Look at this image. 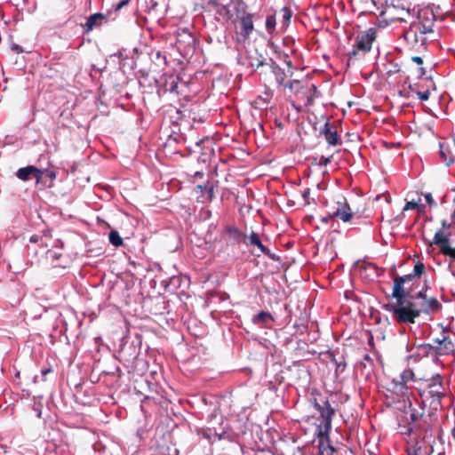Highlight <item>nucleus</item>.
Listing matches in <instances>:
<instances>
[{
    "label": "nucleus",
    "instance_id": "c03bdc74",
    "mask_svg": "<svg viewBox=\"0 0 455 455\" xmlns=\"http://www.w3.org/2000/svg\"><path fill=\"white\" fill-rule=\"evenodd\" d=\"M44 174H45L46 177L51 179L52 180L56 178V172L54 171H43Z\"/></svg>",
    "mask_w": 455,
    "mask_h": 455
},
{
    "label": "nucleus",
    "instance_id": "58836bf2",
    "mask_svg": "<svg viewBox=\"0 0 455 455\" xmlns=\"http://www.w3.org/2000/svg\"><path fill=\"white\" fill-rule=\"evenodd\" d=\"M178 138H180V135H176L175 137L171 134L167 140V141L164 144V147H171L173 143L178 142Z\"/></svg>",
    "mask_w": 455,
    "mask_h": 455
},
{
    "label": "nucleus",
    "instance_id": "6ab92c4d",
    "mask_svg": "<svg viewBox=\"0 0 455 455\" xmlns=\"http://www.w3.org/2000/svg\"><path fill=\"white\" fill-rule=\"evenodd\" d=\"M370 263L366 259H359L353 265L352 274L355 277H359L365 282L370 280L368 267Z\"/></svg>",
    "mask_w": 455,
    "mask_h": 455
},
{
    "label": "nucleus",
    "instance_id": "b1692460",
    "mask_svg": "<svg viewBox=\"0 0 455 455\" xmlns=\"http://www.w3.org/2000/svg\"><path fill=\"white\" fill-rule=\"evenodd\" d=\"M198 434L211 443H213L216 440H221L223 437V434H219L215 429L210 427L200 429Z\"/></svg>",
    "mask_w": 455,
    "mask_h": 455
},
{
    "label": "nucleus",
    "instance_id": "680f3d73",
    "mask_svg": "<svg viewBox=\"0 0 455 455\" xmlns=\"http://www.w3.org/2000/svg\"><path fill=\"white\" fill-rule=\"evenodd\" d=\"M376 356H377L378 360L379 361V363H381V359H380V357H379V355L376 354Z\"/></svg>",
    "mask_w": 455,
    "mask_h": 455
},
{
    "label": "nucleus",
    "instance_id": "37998d69",
    "mask_svg": "<svg viewBox=\"0 0 455 455\" xmlns=\"http://www.w3.org/2000/svg\"><path fill=\"white\" fill-rule=\"evenodd\" d=\"M309 195H310V188H305L302 192V197L306 204H309V202H308Z\"/></svg>",
    "mask_w": 455,
    "mask_h": 455
},
{
    "label": "nucleus",
    "instance_id": "a211bd4d",
    "mask_svg": "<svg viewBox=\"0 0 455 455\" xmlns=\"http://www.w3.org/2000/svg\"><path fill=\"white\" fill-rule=\"evenodd\" d=\"M245 244L247 246H255L257 247L259 251L266 255V256H268L269 258L271 259H274V256L272 255L270 250L265 246L261 240L259 239V236L257 233L255 232H251L246 238L245 240Z\"/></svg>",
    "mask_w": 455,
    "mask_h": 455
},
{
    "label": "nucleus",
    "instance_id": "473e14b6",
    "mask_svg": "<svg viewBox=\"0 0 455 455\" xmlns=\"http://www.w3.org/2000/svg\"><path fill=\"white\" fill-rule=\"evenodd\" d=\"M411 16L410 11L402 9L400 14L396 17H394V20H397L400 21H407L408 18Z\"/></svg>",
    "mask_w": 455,
    "mask_h": 455
},
{
    "label": "nucleus",
    "instance_id": "423d86ee",
    "mask_svg": "<svg viewBox=\"0 0 455 455\" xmlns=\"http://www.w3.org/2000/svg\"><path fill=\"white\" fill-rule=\"evenodd\" d=\"M370 51V30L359 34L355 40L354 49L349 52V59L359 54L365 55Z\"/></svg>",
    "mask_w": 455,
    "mask_h": 455
},
{
    "label": "nucleus",
    "instance_id": "a878e982",
    "mask_svg": "<svg viewBox=\"0 0 455 455\" xmlns=\"http://www.w3.org/2000/svg\"><path fill=\"white\" fill-rule=\"evenodd\" d=\"M281 12L283 13V16H282V20L280 21V23H281L282 28H286L291 22V20L292 17V12L287 6L283 7Z\"/></svg>",
    "mask_w": 455,
    "mask_h": 455
},
{
    "label": "nucleus",
    "instance_id": "f03ea898",
    "mask_svg": "<svg viewBox=\"0 0 455 455\" xmlns=\"http://www.w3.org/2000/svg\"><path fill=\"white\" fill-rule=\"evenodd\" d=\"M285 87L295 95L297 100L300 101L304 107L314 104L315 99L318 97V91L315 84L310 83H302L299 80L288 82Z\"/></svg>",
    "mask_w": 455,
    "mask_h": 455
},
{
    "label": "nucleus",
    "instance_id": "5fc2aeb1",
    "mask_svg": "<svg viewBox=\"0 0 455 455\" xmlns=\"http://www.w3.org/2000/svg\"><path fill=\"white\" fill-rule=\"evenodd\" d=\"M194 176H195L196 178H203V176H204V172H195V174H194Z\"/></svg>",
    "mask_w": 455,
    "mask_h": 455
},
{
    "label": "nucleus",
    "instance_id": "4468645a",
    "mask_svg": "<svg viewBox=\"0 0 455 455\" xmlns=\"http://www.w3.org/2000/svg\"><path fill=\"white\" fill-rule=\"evenodd\" d=\"M108 22V17L103 13L97 12L90 15L84 24L82 25L84 34H88L94 28L101 27Z\"/></svg>",
    "mask_w": 455,
    "mask_h": 455
},
{
    "label": "nucleus",
    "instance_id": "6e6552de",
    "mask_svg": "<svg viewBox=\"0 0 455 455\" xmlns=\"http://www.w3.org/2000/svg\"><path fill=\"white\" fill-rule=\"evenodd\" d=\"M256 68L260 67L267 66L271 73L275 76V83L279 86H284L287 84L285 80L287 78L286 72L283 68H280L275 61L271 60V63H266L264 60H258L256 64H252Z\"/></svg>",
    "mask_w": 455,
    "mask_h": 455
},
{
    "label": "nucleus",
    "instance_id": "39448f33",
    "mask_svg": "<svg viewBox=\"0 0 455 455\" xmlns=\"http://www.w3.org/2000/svg\"><path fill=\"white\" fill-rule=\"evenodd\" d=\"M415 29L420 34L426 35L433 32L434 27V15L428 11H422L419 12L418 20L411 23Z\"/></svg>",
    "mask_w": 455,
    "mask_h": 455
},
{
    "label": "nucleus",
    "instance_id": "4c0bfd02",
    "mask_svg": "<svg viewBox=\"0 0 455 455\" xmlns=\"http://www.w3.org/2000/svg\"><path fill=\"white\" fill-rule=\"evenodd\" d=\"M154 59L156 60H163L164 64V65H167V58L164 54H163L160 51H156L155 53H154Z\"/></svg>",
    "mask_w": 455,
    "mask_h": 455
},
{
    "label": "nucleus",
    "instance_id": "f3484780",
    "mask_svg": "<svg viewBox=\"0 0 455 455\" xmlns=\"http://www.w3.org/2000/svg\"><path fill=\"white\" fill-rule=\"evenodd\" d=\"M215 187L214 182L211 180H207L204 185H197L195 189L201 191L198 201L204 204L212 202L215 196Z\"/></svg>",
    "mask_w": 455,
    "mask_h": 455
},
{
    "label": "nucleus",
    "instance_id": "dca6fc26",
    "mask_svg": "<svg viewBox=\"0 0 455 455\" xmlns=\"http://www.w3.org/2000/svg\"><path fill=\"white\" fill-rule=\"evenodd\" d=\"M223 235H227L229 241L232 242L234 244H239L242 242L245 243V240L247 238L246 234H244L243 231H241L235 225H227L223 228L222 231Z\"/></svg>",
    "mask_w": 455,
    "mask_h": 455
},
{
    "label": "nucleus",
    "instance_id": "c85d7f7f",
    "mask_svg": "<svg viewBox=\"0 0 455 455\" xmlns=\"http://www.w3.org/2000/svg\"><path fill=\"white\" fill-rule=\"evenodd\" d=\"M53 372V368L52 366L44 367L41 370V378L39 376L36 375L33 378V382L37 383L39 381H46L47 375Z\"/></svg>",
    "mask_w": 455,
    "mask_h": 455
},
{
    "label": "nucleus",
    "instance_id": "09e8293b",
    "mask_svg": "<svg viewBox=\"0 0 455 455\" xmlns=\"http://www.w3.org/2000/svg\"><path fill=\"white\" fill-rule=\"evenodd\" d=\"M40 240V236L37 235H33L30 239H29V242L30 243H38Z\"/></svg>",
    "mask_w": 455,
    "mask_h": 455
},
{
    "label": "nucleus",
    "instance_id": "1a4fd4ad",
    "mask_svg": "<svg viewBox=\"0 0 455 455\" xmlns=\"http://www.w3.org/2000/svg\"><path fill=\"white\" fill-rule=\"evenodd\" d=\"M355 216H357L358 218H361V217L367 218L368 214H366L364 212V211L362 213H359L358 211L356 212L353 213L351 212L349 206L346 203L345 204L339 203L338 207L331 212V217L338 218L344 222L349 221Z\"/></svg>",
    "mask_w": 455,
    "mask_h": 455
},
{
    "label": "nucleus",
    "instance_id": "7ed1b4c3",
    "mask_svg": "<svg viewBox=\"0 0 455 455\" xmlns=\"http://www.w3.org/2000/svg\"><path fill=\"white\" fill-rule=\"evenodd\" d=\"M176 47L184 58L191 56L196 49V38L187 28H180L176 31Z\"/></svg>",
    "mask_w": 455,
    "mask_h": 455
},
{
    "label": "nucleus",
    "instance_id": "e2e57ef3",
    "mask_svg": "<svg viewBox=\"0 0 455 455\" xmlns=\"http://www.w3.org/2000/svg\"><path fill=\"white\" fill-rule=\"evenodd\" d=\"M199 159L202 160L203 162H206V159L203 158L202 156H200Z\"/></svg>",
    "mask_w": 455,
    "mask_h": 455
},
{
    "label": "nucleus",
    "instance_id": "0eeeda50",
    "mask_svg": "<svg viewBox=\"0 0 455 455\" xmlns=\"http://www.w3.org/2000/svg\"><path fill=\"white\" fill-rule=\"evenodd\" d=\"M315 407L319 411L323 419L324 432L328 434L331 428V419L334 414V409L331 406L330 402L328 400H324L323 404H320L315 401Z\"/></svg>",
    "mask_w": 455,
    "mask_h": 455
},
{
    "label": "nucleus",
    "instance_id": "3c124183",
    "mask_svg": "<svg viewBox=\"0 0 455 455\" xmlns=\"http://www.w3.org/2000/svg\"><path fill=\"white\" fill-rule=\"evenodd\" d=\"M292 108H294L298 112H300L304 106L297 105L294 101L291 102Z\"/></svg>",
    "mask_w": 455,
    "mask_h": 455
},
{
    "label": "nucleus",
    "instance_id": "2eb2a0df",
    "mask_svg": "<svg viewBox=\"0 0 455 455\" xmlns=\"http://www.w3.org/2000/svg\"><path fill=\"white\" fill-rule=\"evenodd\" d=\"M320 133L324 136L327 143L331 146H339L342 143L340 137L338 135L337 128L330 124L329 122L324 124L320 130Z\"/></svg>",
    "mask_w": 455,
    "mask_h": 455
},
{
    "label": "nucleus",
    "instance_id": "cd10ccee",
    "mask_svg": "<svg viewBox=\"0 0 455 455\" xmlns=\"http://www.w3.org/2000/svg\"><path fill=\"white\" fill-rule=\"evenodd\" d=\"M355 371L356 374H360L362 377L368 379L370 378V371L366 369V363L363 361H360L355 363Z\"/></svg>",
    "mask_w": 455,
    "mask_h": 455
},
{
    "label": "nucleus",
    "instance_id": "9d476101",
    "mask_svg": "<svg viewBox=\"0 0 455 455\" xmlns=\"http://www.w3.org/2000/svg\"><path fill=\"white\" fill-rule=\"evenodd\" d=\"M253 17L252 13L247 12L239 19V32L237 34L243 41L249 39L254 30Z\"/></svg>",
    "mask_w": 455,
    "mask_h": 455
},
{
    "label": "nucleus",
    "instance_id": "a18cd8bd",
    "mask_svg": "<svg viewBox=\"0 0 455 455\" xmlns=\"http://www.w3.org/2000/svg\"><path fill=\"white\" fill-rule=\"evenodd\" d=\"M383 199L385 204H388V196L383 194V195H378L375 198L376 201H379Z\"/></svg>",
    "mask_w": 455,
    "mask_h": 455
},
{
    "label": "nucleus",
    "instance_id": "603ef678",
    "mask_svg": "<svg viewBox=\"0 0 455 455\" xmlns=\"http://www.w3.org/2000/svg\"><path fill=\"white\" fill-rule=\"evenodd\" d=\"M331 212H328L327 216H325V217H323V218L322 219V221H323V222L327 223L329 220H332V219H335L334 217H331Z\"/></svg>",
    "mask_w": 455,
    "mask_h": 455
},
{
    "label": "nucleus",
    "instance_id": "72a5a7b5",
    "mask_svg": "<svg viewBox=\"0 0 455 455\" xmlns=\"http://www.w3.org/2000/svg\"><path fill=\"white\" fill-rule=\"evenodd\" d=\"M209 4L215 8H218V12L220 13H221L222 11H226L227 12H229L226 5L219 4L217 0H211Z\"/></svg>",
    "mask_w": 455,
    "mask_h": 455
},
{
    "label": "nucleus",
    "instance_id": "de8ad7c7",
    "mask_svg": "<svg viewBox=\"0 0 455 455\" xmlns=\"http://www.w3.org/2000/svg\"><path fill=\"white\" fill-rule=\"evenodd\" d=\"M12 51H15L16 52H23V50L21 49V47H20V45H18V44H13L12 45Z\"/></svg>",
    "mask_w": 455,
    "mask_h": 455
},
{
    "label": "nucleus",
    "instance_id": "864d4df0",
    "mask_svg": "<svg viewBox=\"0 0 455 455\" xmlns=\"http://www.w3.org/2000/svg\"><path fill=\"white\" fill-rule=\"evenodd\" d=\"M412 60H413V61H415L418 64L422 63V59L420 57H413Z\"/></svg>",
    "mask_w": 455,
    "mask_h": 455
},
{
    "label": "nucleus",
    "instance_id": "393cba45",
    "mask_svg": "<svg viewBox=\"0 0 455 455\" xmlns=\"http://www.w3.org/2000/svg\"><path fill=\"white\" fill-rule=\"evenodd\" d=\"M265 27L269 36H272L275 33L276 18L275 13H269L267 15Z\"/></svg>",
    "mask_w": 455,
    "mask_h": 455
},
{
    "label": "nucleus",
    "instance_id": "338daca9",
    "mask_svg": "<svg viewBox=\"0 0 455 455\" xmlns=\"http://www.w3.org/2000/svg\"><path fill=\"white\" fill-rule=\"evenodd\" d=\"M367 344L370 345V336L367 339Z\"/></svg>",
    "mask_w": 455,
    "mask_h": 455
},
{
    "label": "nucleus",
    "instance_id": "4d7b16f0",
    "mask_svg": "<svg viewBox=\"0 0 455 455\" xmlns=\"http://www.w3.org/2000/svg\"><path fill=\"white\" fill-rule=\"evenodd\" d=\"M260 101H263V103L267 105L266 100H263L261 97H259V98L256 100V101H255V102H256V104H259H259H260Z\"/></svg>",
    "mask_w": 455,
    "mask_h": 455
},
{
    "label": "nucleus",
    "instance_id": "f257e3e1",
    "mask_svg": "<svg viewBox=\"0 0 455 455\" xmlns=\"http://www.w3.org/2000/svg\"><path fill=\"white\" fill-rule=\"evenodd\" d=\"M422 309L415 300L399 299L392 307L393 318L399 323H413Z\"/></svg>",
    "mask_w": 455,
    "mask_h": 455
},
{
    "label": "nucleus",
    "instance_id": "c756f323",
    "mask_svg": "<svg viewBox=\"0 0 455 455\" xmlns=\"http://www.w3.org/2000/svg\"><path fill=\"white\" fill-rule=\"evenodd\" d=\"M170 85L169 88H165V92H174L178 88V79L172 76L169 81H166L165 86Z\"/></svg>",
    "mask_w": 455,
    "mask_h": 455
},
{
    "label": "nucleus",
    "instance_id": "20e7f679",
    "mask_svg": "<svg viewBox=\"0 0 455 455\" xmlns=\"http://www.w3.org/2000/svg\"><path fill=\"white\" fill-rule=\"evenodd\" d=\"M450 236L451 233L449 231L438 230L435 234L433 242H430L428 244L429 246L433 243L438 245L442 253L455 259V247L451 248L449 245Z\"/></svg>",
    "mask_w": 455,
    "mask_h": 455
},
{
    "label": "nucleus",
    "instance_id": "49530a36",
    "mask_svg": "<svg viewBox=\"0 0 455 455\" xmlns=\"http://www.w3.org/2000/svg\"><path fill=\"white\" fill-rule=\"evenodd\" d=\"M130 0H122L120 1L117 4H116V9L119 10L121 8H123L124 6H125L128 3H129Z\"/></svg>",
    "mask_w": 455,
    "mask_h": 455
},
{
    "label": "nucleus",
    "instance_id": "f704fd0d",
    "mask_svg": "<svg viewBox=\"0 0 455 455\" xmlns=\"http://www.w3.org/2000/svg\"><path fill=\"white\" fill-rule=\"evenodd\" d=\"M175 114L177 116H176V120H177V122H176L177 124H176L177 125L182 126L184 124H187L188 121L183 119V115H182L181 111H180L179 109H176L175 110Z\"/></svg>",
    "mask_w": 455,
    "mask_h": 455
},
{
    "label": "nucleus",
    "instance_id": "79ce46f5",
    "mask_svg": "<svg viewBox=\"0 0 455 455\" xmlns=\"http://www.w3.org/2000/svg\"><path fill=\"white\" fill-rule=\"evenodd\" d=\"M417 95L420 100H427L429 98V92L428 91L419 92H417Z\"/></svg>",
    "mask_w": 455,
    "mask_h": 455
},
{
    "label": "nucleus",
    "instance_id": "c9c22d12",
    "mask_svg": "<svg viewBox=\"0 0 455 455\" xmlns=\"http://www.w3.org/2000/svg\"><path fill=\"white\" fill-rule=\"evenodd\" d=\"M332 361L335 363L336 364V372H343L346 366H347V363L346 362L344 361H340V362H338L335 358L332 359Z\"/></svg>",
    "mask_w": 455,
    "mask_h": 455
},
{
    "label": "nucleus",
    "instance_id": "f8f14e48",
    "mask_svg": "<svg viewBox=\"0 0 455 455\" xmlns=\"http://www.w3.org/2000/svg\"><path fill=\"white\" fill-rule=\"evenodd\" d=\"M43 175V170L38 169L34 165H28L26 167L20 168L16 173L17 178L23 181H28L29 180L35 179L36 180V183H39L41 181Z\"/></svg>",
    "mask_w": 455,
    "mask_h": 455
},
{
    "label": "nucleus",
    "instance_id": "6e6d98bb",
    "mask_svg": "<svg viewBox=\"0 0 455 455\" xmlns=\"http://www.w3.org/2000/svg\"><path fill=\"white\" fill-rule=\"evenodd\" d=\"M363 361L370 362V354L366 353L363 355Z\"/></svg>",
    "mask_w": 455,
    "mask_h": 455
},
{
    "label": "nucleus",
    "instance_id": "e433bc0d",
    "mask_svg": "<svg viewBox=\"0 0 455 455\" xmlns=\"http://www.w3.org/2000/svg\"><path fill=\"white\" fill-rule=\"evenodd\" d=\"M331 159H332V156H322L319 158L318 165L319 166H327L331 162Z\"/></svg>",
    "mask_w": 455,
    "mask_h": 455
},
{
    "label": "nucleus",
    "instance_id": "7c9ffc66",
    "mask_svg": "<svg viewBox=\"0 0 455 455\" xmlns=\"http://www.w3.org/2000/svg\"><path fill=\"white\" fill-rule=\"evenodd\" d=\"M403 210V212L408 211V210H418L419 212L423 211V209L420 207L419 202H416V201L408 202L404 205Z\"/></svg>",
    "mask_w": 455,
    "mask_h": 455
},
{
    "label": "nucleus",
    "instance_id": "bf43d9fd",
    "mask_svg": "<svg viewBox=\"0 0 455 455\" xmlns=\"http://www.w3.org/2000/svg\"><path fill=\"white\" fill-rule=\"evenodd\" d=\"M426 199H427V201L428 203H430V202H431V200H432V197H431V196H430V195H427V196H426Z\"/></svg>",
    "mask_w": 455,
    "mask_h": 455
},
{
    "label": "nucleus",
    "instance_id": "a19ab883",
    "mask_svg": "<svg viewBox=\"0 0 455 455\" xmlns=\"http://www.w3.org/2000/svg\"><path fill=\"white\" fill-rule=\"evenodd\" d=\"M424 270V265L422 263H418L414 267V274L418 276H420Z\"/></svg>",
    "mask_w": 455,
    "mask_h": 455
},
{
    "label": "nucleus",
    "instance_id": "ea45409f",
    "mask_svg": "<svg viewBox=\"0 0 455 455\" xmlns=\"http://www.w3.org/2000/svg\"><path fill=\"white\" fill-rule=\"evenodd\" d=\"M279 59L280 60H283L289 68H291L292 67V62L291 60L289 59V55L283 52V53H279Z\"/></svg>",
    "mask_w": 455,
    "mask_h": 455
},
{
    "label": "nucleus",
    "instance_id": "bb28decb",
    "mask_svg": "<svg viewBox=\"0 0 455 455\" xmlns=\"http://www.w3.org/2000/svg\"><path fill=\"white\" fill-rule=\"evenodd\" d=\"M109 243L115 247L123 245V238L119 235L118 231L111 230L108 235Z\"/></svg>",
    "mask_w": 455,
    "mask_h": 455
},
{
    "label": "nucleus",
    "instance_id": "5701e85b",
    "mask_svg": "<svg viewBox=\"0 0 455 455\" xmlns=\"http://www.w3.org/2000/svg\"><path fill=\"white\" fill-rule=\"evenodd\" d=\"M419 297H421V293H419ZM414 300L419 304V308L422 309V312L435 309L438 307V301L434 298H418Z\"/></svg>",
    "mask_w": 455,
    "mask_h": 455
},
{
    "label": "nucleus",
    "instance_id": "052dcab7",
    "mask_svg": "<svg viewBox=\"0 0 455 455\" xmlns=\"http://www.w3.org/2000/svg\"><path fill=\"white\" fill-rule=\"evenodd\" d=\"M36 411H37V417L41 418V410L40 409H36Z\"/></svg>",
    "mask_w": 455,
    "mask_h": 455
},
{
    "label": "nucleus",
    "instance_id": "aec40b11",
    "mask_svg": "<svg viewBox=\"0 0 455 455\" xmlns=\"http://www.w3.org/2000/svg\"><path fill=\"white\" fill-rule=\"evenodd\" d=\"M404 38L408 44H411L412 46L419 44L423 45L427 42L425 35L420 34V32H419L411 25L410 28L404 32Z\"/></svg>",
    "mask_w": 455,
    "mask_h": 455
},
{
    "label": "nucleus",
    "instance_id": "0e129e2a",
    "mask_svg": "<svg viewBox=\"0 0 455 455\" xmlns=\"http://www.w3.org/2000/svg\"><path fill=\"white\" fill-rule=\"evenodd\" d=\"M201 142H202V140H198V141H196V146H199Z\"/></svg>",
    "mask_w": 455,
    "mask_h": 455
},
{
    "label": "nucleus",
    "instance_id": "ddd939ff",
    "mask_svg": "<svg viewBox=\"0 0 455 455\" xmlns=\"http://www.w3.org/2000/svg\"><path fill=\"white\" fill-rule=\"evenodd\" d=\"M440 154L447 165L455 163V139L440 143Z\"/></svg>",
    "mask_w": 455,
    "mask_h": 455
},
{
    "label": "nucleus",
    "instance_id": "4be33fe9",
    "mask_svg": "<svg viewBox=\"0 0 455 455\" xmlns=\"http://www.w3.org/2000/svg\"><path fill=\"white\" fill-rule=\"evenodd\" d=\"M407 279H411V276H403L398 277L395 280L394 288H393V297L397 300L405 299V291L403 290V283Z\"/></svg>",
    "mask_w": 455,
    "mask_h": 455
},
{
    "label": "nucleus",
    "instance_id": "9b49d317",
    "mask_svg": "<svg viewBox=\"0 0 455 455\" xmlns=\"http://www.w3.org/2000/svg\"><path fill=\"white\" fill-rule=\"evenodd\" d=\"M432 347L438 355H447L455 351L452 341L444 333L442 338L434 339Z\"/></svg>",
    "mask_w": 455,
    "mask_h": 455
},
{
    "label": "nucleus",
    "instance_id": "8fccbe9b",
    "mask_svg": "<svg viewBox=\"0 0 455 455\" xmlns=\"http://www.w3.org/2000/svg\"><path fill=\"white\" fill-rule=\"evenodd\" d=\"M451 224L448 223L447 220H443L442 221V229L441 230H447L449 228H450Z\"/></svg>",
    "mask_w": 455,
    "mask_h": 455
},
{
    "label": "nucleus",
    "instance_id": "13d9d810",
    "mask_svg": "<svg viewBox=\"0 0 455 455\" xmlns=\"http://www.w3.org/2000/svg\"><path fill=\"white\" fill-rule=\"evenodd\" d=\"M411 421H415V420H417V419H418V418H417V416H416V414H415V413H413V412H411Z\"/></svg>",
    "mask_w": 455,
    "mask_h": 455
},
{
    "label": "nucleus",
    "instance_id": "69168bd1",
    "mask_svg": "<svg viewBox=\"0 0 455 455\" xmlns=\"http://www.w3.org/2000/svg\"><path fill=\"white\" fill-rule=\"evenodd\" d=\"M392 9L388 8L385 12H391Z\"/></svg>",
    "mask_w": 455,
    "mask_h": 455
},
{
    "label": "nucleus",
    "instance_id": "2f4dec72",
    "mask_svg": "<svg viewBox=\"0 0 455 455\" xmlns=\"http://www.w3.org/2000/svg\"><path fill=\"white\" fill-rule=\"evenodd\" d=\"M46 257L53 263L61 257V253H59L53 250H48L46 252Z\"/></svg>",
    "mask_w": 455,
    "mask_h": 455
},
{
    "label": "nucleus",
    "instance_id": "412c9836",
    "mask_svg": "<svg viewBox=\"0 0 455 455\" xmlns=\"http://www.w3.org/2000/svg\"><path fill=\"white\" fill-rule=\"evenodd\" d=\"M274 321L275 318L272 314L263 310L253 315L251 318L252 323L259 326L260 328H270V323Z\"/></svg>",
    "mask_w": 455,
    "mask_h": 455
}]
</instances>
